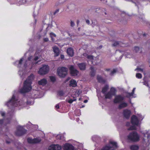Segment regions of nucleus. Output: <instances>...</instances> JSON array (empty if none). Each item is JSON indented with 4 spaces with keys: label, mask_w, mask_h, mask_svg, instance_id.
I'll return each instance as SVG.
<instances>
[{
    "label": "nucleus",
    "mask_w": 150,
    "mask_h": 150,
    "mask_svg": "<svg viewBox=\"0 0 150 150\" xmlns=\"http://www.w3.org/2000/svg\"><path fill=\"white\" fill-rule=\"evenodd\" d=\"M34 75L31 74L28 78L27 80L24 83L23 87L20 90V92L24 93L28 92L32 88L31 84L34 79Z\"/></svg>",
    "instance_id": "1"
},
{
    "label": "nucleus",
    "mask_w": 150,
    "mask_h": 150,
    "mask_svg": "<svg viewBox=\"0 0 150 150\" xmlns=\"http://www.w3.org/2000/svg\"><path fill=\"white\" fill-rule=\"evenodd\" d=\"M143 118L142 117L141 115H138V117L137 118L135 115H133L131 118V122L133 126L130 127L128 129V130H135L136 129V127L134 125L138 126L139 124V120H142Z\"/></svg>",
    "instance_id": "2"
},
{
    "label": "nucleus",
    "mask_w": 150,
    "mask_h": 150,
    "mask_svg": "<svg viewBox=\"0 0 150 150\" xmlns=\"http://www.w3.org/2000/svg\"><path fill=\"white\" fill-rule=\"evenodd\" d=\"M18 101L15 98L13 95L11 99H10L6 105L9 108H11L15 107L18 105Z\"/></svg>",
    "instance_id": "3"
},
{
    "label": "nucleus",
    "mask_w": 150,
    "mask_h": 150,
    "mask_svg": "<svg viewBox=\"0 0 150 150\" xmlns=\"http://www.w3.org/2000/svg\"><path fill=\"white\" fill-rule=\"evenodd\" d=\"M128 139L133 142H136L139 140V137L136 132H133L129 133L128 137Z\"/></svg>",
    "instance_id": "4"
},
{
    "label": "nucleus",
    "mask_w": 150,
    "mask_h": 150,
    "mask_svg": "<svg viewBox=\"0 0 150 150\" xmlns=\"http://www.w3.org/2000/svg\"><path fill=\"white\" fill-rule=\"evenodd\" d=\"M49 69V68L48 66L44 65L40 69L38 73L41 75H44L48 73Z\"/></svg>",
    "instance_id": "5"
},
{
    "label": "nucleus",
    "mask_w": 150,
    "mask_h": 150,
    "mask_svg": "<svg viewBox=\"0 0 150 150\" xmlns=\"http://www.w3.org/2000/svg\"><path fill=\"white\" fill-rule=\"evenodd\" d=\"M115 89L114 88H111L109 91L104 94L105 98L111 99L112 96L115 95Z\"/></svg>",
    "instance_id": "6"
},
{
    "label": "nucleus",
    "mask_w": 150,
    "mask_h": 150,
    "mask_svg": "<svg viewBox=\"0 0 150 150\" xmlns=\"http://www.w3.org/2000/svg\"><path fill=\"white\" fill-rule=\"evenodd\" d=\"M26 130L24 129L22 127L19 126L17 128V130L16 132V134L17 136H21L25 134Z\"/></svg>",
    "instance_id": "7"
},
{
    "label": "nucleus",
    "mask_w": 150,
    "mask_h": 150,
    "mask_svg": "<svg viewBox=\"0 0 150 150\" xmlns=\"http://www.w3.org/2000/svg\"><path fill=\"white\" fill-rule=\"evenodd\" d=\"M68 69L66 67H62L58 68L57 69V73L59 76H63L61 73L62 71L64 73L63 76H66L67 73Z\"/></svg>",
    "instance_id": "8"
},
{
    "label": "nucleus",
    "mask_w": 150,
    "mask_h": 150,
    "mask_svg": "<svg viewBox=\"0 0 150 150\" xmlns=\"http://www.w3.org/2000/svg\"><path fill=\"white\" fill-rule=\"evenodd\" d=\"M70 73L72 76H76L78 75L79 72L75 69L73 66H71L69 68Z\"/></svg>",
    "instance_id": "9"
},
{
    "label": "nucleus",
    "mask_w": 150,
    "mask_h": 150,
    "mask_svg": "<svg viewBox=\"0 0 150 150\" xmlns=\"http://www.w3.org/2000/svg\"><path fill=\"white\" fill-rule=\"evenodd\" d=\"M124 99V98L122 96L119 95L116 96L114 100V102L117 103L121 102Z\"/></svg>",
    "instance_id": "10"
},
{
    "label": "nucleus",
    "mask_w": 150,
    "mask_h": 150,
    "mask_svg": "<svg viewBox=\"0 0 150 150\" xmlns=\"http://www.w3.org/2000/svg\"><path fill=\"white\" fill-rule=\"evenodd\" d=\"M63 149L64 150H73L74 147L71 144L66 143L64 146Z\"/></svg>",
    "instance_id": "11"
},
{
    "label": "nucleus",
    "mask_w": 150,
    "mask_h": 150,
    "mask_svg": "<svg viewBox=\"0 0 150 150\" xmlns=\"http://www.w3.org/2000/svg\"><path fill=\"white\" fill-rule=\"evenodd\" d=\"M41 139H39L35 138L33 139L30 138H28L27 139L28 142L30 143H36L40 142Z\"/></svg>",
    "instance_id": "12"
},
{
    "label": "nucleus",
    "mask_w": 150,
    "mask_h": 150,
    "mask_svg": "<svg viewBox=\"0 0 150 150\" xmlns=\"http://www.w3.org/2000/svg\"><path fill=\"white\" fill-rule=\"evenodd\" d=\"M49 148L52 150H60L62 148L61 146L58 144L52 145Z\"/></svg>",
    "instance_id": "13"
},
{
    "label": "nucleus",
    "mask_w": 150,
    "mask_h": 150,
    "mask_svg": "<svg viewBox=\"0 0 150 150\" xmlns=\"http://www.w3.org/2000/svg\"><path fill=\"white\" fill-rule=\"evenodd\" d=\"M77 66L80 70L84 71L86 70V64L85 63H81L77 64Z\"/></svg>",
    "instance_id": "14"
},
{
    "label": "nucleus",
    "mask_w": 150,
    "mask_h": 150,
    "mask_svg": "<svg viewBox=\"0 0 150 150\" xmlns=\"http://www.w3.org/2000/svg\"><path fill=\"white\" fill-rule=\"evenodd\" d=\"M131 112L130 110H125L123 111V115L127 119L129 118Z\"/></svg>",
    "instance_id": "15"
},
{
    "label": "nucleus",
    "mask_w": 150,
    "mask_h": 150,
    "mask_svg": "<svg viewBox=\"0 0 150 150\" xmlns=\"http://www.w3.org/2000/svg\"><path fill=\"white\" fill-rule=\"evenodd\" d=\"M47 83V80L44 79H42L38 81V83L40 85L44 86Z\"/></svg>",
    "instance_id": "16"
},
{
    "label": "nucleus",
    "mask_w": 150,
    "mask_h": 150,
    "mask_svg": "<svg viewBox=\"0 0 150 150\" xmlns=\"http://www.w3.org/2000/svg\"><path fill=\"white\" fill-rule=\"evenodd\" d=\"M69 85L73 87H75L77 86L76 81L74 79H72L70 81Z\"/></svg>",
    "instance_id": "17"
},
{
    "label": "nucleus",
    "mask_w": 150,
    "mask_h": 150,
    "mask_svg": "<svg viewBox=\"0 0 150 150\" xmlns=\"http://www.w3.org/2000/svg\"><path fill=\"white\" fill-rule=\"evenodd\" d=\"M67 54L70 56L72 57L74 54L73 50L71 48H69L67 49Z\"/></svg>",
    "instance_id": "18"
},
{
    "label": "nucleus",
    "mask_w": 150,
    "mask_h": 150,
    "mask_svg": "<svg viewBox=\"0 0 150 150\" xmlns=\"http://www.w3.org/2000/svg\"><path fill=\"white\" fill-rule=\"evenodd\" d=\"M53 51L54 53L56 54L55 55L56 56H58L59 54V48L56 47H53Z\"/></svg>",
    "instance_id": "19"
},
{
    "label": "nucleus",
    "mask_w": 150,
    "mask_h": 150,
    "mask_svg": "<svg viewBox=\"0 0 150 150\" xmlns=\"http://www.w3.org/2000/svg\"><path fill=\"white\" fill-rule=\"evenodd\" d=\"M91 71L90 72V74L91 76H94L95 75L96 70L94 69L93 67H91L90 68Z\"/></svg>",
    "instance_id": "20"
},
{
    "label": "nucleus",
    "mask_w": 150,
    "mask_h": 150,
    "mask_svg": "<svg viewBox=\"0 0 150 150\" xmlns=\"http://www.w3.org/2000/svg\"><path fill=\"white\" fill-rule=\"evenodd\" d=\"M127 104L125 102L122 103L119 105L118 107L120 109H121L127 107Z\"/></svg>",
    "instance_id": "21"
},
{
    "label": "nucleus",
    "mask_w": 150,
    "mask_h": 150,
    "mask_svg": "<svg viewBox=\"0 0 150 150\" xmlns=\"http://www.w3.org/2000/svg\"><path fill=\"white\" fill-rule=\"evenodd\" d=\"M109 89V86H108L106 85L103 88L102 92V93L105 94L106 92L108 91V90Z\"/></svg>",
    "instance_id": "22"
},
{
    "label": "nucleus",
    "mask_w": 150,
    "mask_h": 150,
    "mask_svg": "<svg viewBox=\"0 0 150 150\" xmlns=\"http://www.w3.org/2000/svg\"><path fill=\"white\" fill-rule=\"evenodd\" d=\"M131 150H138L139 148V146L136 145H132L130 147Z\"/></svg>",
    "instance_id": "23"
},
{
    "label": "nucleus",
    "mask_w": 150,
    "mask_h": 150,
    "mask_svg": "<svg viewBox=\"0 0 150 150\" xmlns=\"http://www.w3.org/2000/svg\"><path fill=\"white\" fill-rule=\"evenodd\" d=\"M135 89V88H133L132 92L131 93H127V96L128 97H130L131 96H133V94L134 93V92Z\"/></svg>",
    "instance_id": "24"
},
{
    "label": "nucleus",
    "mask_w": 150,
    "mask_h": 150,
    "mask_svg": "<svg viewBox=\"0 0 150 150\" xmlns=\"http://www.w3.org/2000/svg\"><path fill=\"white\" fill-rule=\"evenodd\" d=\"M97 79L99 82L101 83H104L105 82V81L103 78L100 76H97Z\"/></svg>",
    "instance_id": "25"
},
{
    "label": "nucleus",
    "mask_w": 150,
    "mask_h": 150,
    "mask_svg": "<svg viewBox=\"0 0 150 150\" xmlns=\"http://www.w3.org/2000/svg\"><path fill=\"white\" fill-rule=\"evenodd\" d=\"M101 150H115L114 149H112V148L110 146H106L103 147Z\"/></svg>",
    "instance_id": "26"
},
{
    "label": "nucleus",
    "mask_w": 150,
    "mask_h": 150,
    "mask_svg": "<svg viewBox=\"0 0 150 150\" xmlns=\"http://www.w3.org/2000/svg\"><path fill=\"white\" fill-rule=\"evenodd\" d=\"M15 145L18 149H21L22 147V146L21 144L18 142H16L15 143Z\"/></svg>",
    "instance_id": "27"
},
{
    "label": "nucleus",
    "mask_w": 150,
    "mask_h": 150,
    "mask_svg": "<svg viewBox=\"0 0 150 150\" xmlns=\"http://www.w3.org/2000/svg\"><path fill=\"white\" fill-rule=\"evenodd\" d=\"M121 42H115L112 44V46L114 47L120 46Z\"/></svg>",
    "instance_id": "28"
},
{
    "label": "nucleus",
    "mask_w": 150,
    "mask_h": 150,
    "mask_svg": "<svg viewBox=\"0 0 150 150\" xmlns=\"http://www.w3.org/2000/svg\"><path fill=\"white\" fill-rule=\"evenodd\" d=\"M110 143L112 144L114 147V148H117L118 146L117 145V143L116 142L112 141H110Z\"/></svg>",
    "instance_id": "29"
},
{
    "label": "nucleus",
    "mask_w": 150,
    "mask_h": 150,
    "mask_svg": "<svg viewBox=\"0 0 150 150\" xmlns=\"http://www.w3.org/2000/svg\"><path fill=\"white\" fill-rule=\"evenodd\" d=\"M135 71H137V72H141L144 73L143 69L138 67H137L136 69H135Z\"/></svg>",
    "instance_id": "30"
},
{
    "label": "nucleus",
    "mask_w": 150,
    "mask_h": 150,
    "mask_svg": "<svg viewBox=\"0 0 150 150\" xmlns=\"http://www.w3.org/2000/svg\"><path fill=\"white\" fill-rule=\"evenodd\" d=\"M140 50L139 48L138 47H134V51L136 52H138Z\"/></svg>",
    "instance_id": "31"
},
{
    "label": "nucleus",
    "mask_w": 150,
    "mask_h": 150,
    "mask_svg": "<svg viewBox=\"0 0 150 150\" xmlns=\"http://www.w3.org/2000/svg\"><path fill=\"white\" fill-rule=\"evenodd\" d=\"M136 76L137 78L140 79L142 78V76L141 74L139 73H137L136 74Z\"/></svg>",
    "instance_id": "32"
},
{
    "label": "nucleus",
    "mask_w": 150,
    "mask_h": 150,
    "mask_svg": "<svg viewBox=\"0 0 150 150\" xmlns=\"http://www.w3.org/2000/svg\"><path fill=\"white\" fill-rule=\"evenodd\" d=\"M92 26L94 27L95 26H96L97 25V23L96 21H92V23L91 24Z\"/></svg>",
    "instance_id": "33"
},
{
    "label": "nucleus",
    "mask_w": 150,
    "mask_h": 150,
    "mask_svg": "<svg viewBox=\"0 0 150 150\" xmlns=\"http://www.w3.org/2000/svg\"><path fill=\"white\" fill-rule=\"evenodd\" d=\"M23 58H21L20 59V60L18 62L19 63H18V67H20V65H21L22 64V62H23Z\"/></svg>",
    "instance_id": "34"
},
{
    "label": "nucleus",
    "mask_w": 150,
    "mask_h": 150,
    "mask_svg": "<svg viewBox=\"0 0 150 150\" xmlns=\"http://www.w3.org/2000/svg\"><path fill=\"white\" fill-rule=\"evenodd\" d=\"M50 78L51 81L52 82H54L56 80L54 76H50Z\"/></svg>",
    "instance_id": "35"
},
{
    "label": "nucleus",
    "mask_w": 150,
    "mask_h": 150,
    "mask_svg": "<svg viewBox=\"0 0 150 150\" xmlns=\"http://www.w3.org/2000/svg\"><path fill=\"white\" fill-rule=\"evenodd\" d=\"M58 94L60 96H62L64 94V93L63 91H60L58 92Z\"/></svg>",
    "instance_id": "36"
},
{
    "label": "nucleus",
    "mask_w": 150,
    "mask_h": 150,
    "mask_svg": "<svg viewBox=\"0 0 150 150\" xmlns=\"http://www.w3.org/2000/svg\"><path fill=\"white\" fill-rule=\"evenodd\" d=\"M75 24L74 22L72 20H71L70 25L71 27H73L75 25Z\"/></svg>",
    "instance_id": "37"
},
{
    "label": "nucleus",
    "mask_w": 150,
    "mask_h": 150,
    "mask_svg": "<svg viewBox=\"0 0 150 150\" xmlns=\"http://www.w3.org/2000/svg\"><path fill=\"white\" fill-rule=\"evenodd\" d=\"M87 58L89 59L92 60L93 59V56L92 55H88Z\"/></svg>",
    "instance_id": "38"
},
{
    "label": "nucleus",
    "mask_w": 150,
    "mask_h": 150,
    "mask_svg": "<svg viewBox=\"0 0 150 150\" xmlns=\"http://www.w3.org/2000/svg\"><path fill=\"white\" fill-rule=\"evenodd\" d=\"M76 100V99H74L73 100L71 99H70L68 100V102L69 103H71L74 101H75Z\"/></svg>",
    "instance_id": "39"
},
{
    "label": "nucleus",
    "mask_w": 150,
    "mask_h": 150,
    "mask_svg": "<svg viewBox=\"0 0 150 150\" xmlns=\"http://www.w3.org/2000/svg\"><path fill=\"white\" fill-rule=\"evenodd\" d=\"M116 72V71L115 69H114L110 73V75L111 76L112 75L114 74H115Z\"/></svg>",
    "instance_id": "40"
},
{
    "label": "nucleus",
    "mask_w": 150,
    "mask_h": 150,
    "mask_svg": "<svg viewBox=\"0 0 150 150\" xmlns=\"http://www.w3.org/2000/svg\"><path fill=\"white\" fill-rule=\"evenodd\" d=\"M116 72V71L115 69H114L110 73V75L111 76L112 75L114 74H115Z\"/></svg>",
    "instance_id": "41"
},
{
    "label": "nucleus",
    "mask_w": 150,
    "mask_h": 150,
    "mask_svg": "<svg viewBox=\"0 0 150 150\" xmlns=\"http://www.w3.org/2000/svg\"><path fill=\"white\" fill-rule=\"evenodd\" d=\"M12 142V141L11 139H8L6 140V143L8 144H9L11 143Z\"/></svg>",
    "instance_id": "42"
},
{
    "label": "nucleus",
    "mask_w": 150,
    "mask_h": 150,
    "mask_svg": "<svg viewBox=\"0 0 150 150\" xmlns=\"http://www.w3.org/2000/svg\"><path fill=\"white\" fill-rule=\"evenodd\" d=\"M0 114H1L2 116H4L5 115V113L4 112L0 111Z\"/></svg>",
    "instance_id": "43"
},
{
    "label": "nucleus",
    "mask_w": 150,
    "mask_h": 150,
    "mask_svg": "<svg viewBox=\"0 0 150 150\" xmlns=\"http://www.w3.org/2000/svg\"><path fill=\"white\" fill-rule=\"evenodd\" d=\"M125 55L126 56V57L129 58L132 57V55L129 54H126Z\"/></svg>",
    "instance_id": "44"
},
{
    "label": "nucleus",
    "mask_w": 150,
    "mask_h": 150,
    "mask_svg": "<svg viewBox=\"0 0 150 150\" xmlns=\"http://www.w3.org/2000/svg\"><path fill=\"white\" fill-rule=\"evenodd\" d=\"M86 23H87L88 25H89L90 24V22L89 20L86 19Z\"/></svg>",
    "instance_id": "45"
},
{
    "label": "nucleus",
    "mask_w": 150,
    "mask_h": 150,
    "mask_svg": "<svg viewBox=\"0 0 150 150\" xmlns=\"http://www.w3.org/2000/svg\"><path fill=\"white\" fill-rule=\"evenodd\" d=\"M59 9H57L54 12V15H55L56 13H58V12L59 11Z\"/></svg>",
    "instance_id": "46"
},
{
    "label": "nucleus",
    "mask_w": 150,
    "mask_h": 150,
    "mask_svg": "<svg viewBox=\"0 0 150 150\" xmlns=\"http://www.w3.org/2000/svg\"><path fill=\"white\" fill-rule=\"evenodd\" d=\"M44 42H47L48 41L49 39L47 38H45L44 39Z\"/></svg>",
    "instance_id": "47"
},
{
    "label": "nucleus",
    "mask_w": 150,
    "mask_h": 150,
    "mask_svg": "<svg viewBox=\"0 0 150 150\" xmlns=\"http://www.w3.org/2000/svg\"><path fill=\"white\" fill-rule=\"evenodd\" d=\"M147 139H150V134L148 133H147Z\"/></svg>",
    "instance_id": "48"
},
{
    "label": "nucleus",
    "mask_w": 150,
    "mask_h": 150,
    "mask_svg": "<svg viewBox=\"0 0 150 150\" xmlns=\"http://www.w3.org/2000/svg\"><path fill=\"white\" fill-rule=\"evenodd\" d=\"M50 35H52V36H54V37H56V35L55 34H54V33H50Z\"/></svg>",
    "instance_id": "49"
},
{
    "label": "nucleus",
    "mask_w": 150,
    "mask_h": 150,
    "mask_svg": "<svg viewBox=\"0 0 150 150\" xmlns=\"http://www.w3.org/2000/svg\"><path fill=\"white\" fill-rule=\"evenodd\" d=\"M39 58L38 57V56H36L34 59V60H35V61H36Z\"/></svg>",
    "instance_id": "50"
},
{
    "label": "nucleus",
    "mask_w": 150,
    "mask_h": 150,
    "mask_svg": "<svg viewBox=\"0 0 150 150\" xmlns=\"http://www.w3.org/2000/svg\"><path fill=\"white\" fill-rule=\"evenodd\" d=\"M61 73H61V74H62V76H64V75H63V74H64V73L63 72H62V71ZM60 76V77H65L66 76Z\"/></svg>",
    "instance_id": "51"
},
{
    "label": "nucleus",
    "mask_w": 150,
    "mask_h": 150,
    "mask_svg": "<svg viewBox=\"0 0 150 150\" xmlns=\"http://www.w3.org/2000/svg\"><path fill=\"white\" fill-rule=\"evenodd\" d=\"M3 122V120L1 119L0 120V125L2 124Z\"/></svg>",
    "instance_id": "52"
},
{
    "label": "nucleus",
    "mask_w": 150,
    "mask_h": 150,
    "mask_svg": "<svg viewBox=\"0 0 150 150\" xmlns=\"http://www.w3.org/2000/svg\"><path fill=\"white\" fill-rule=\"evenodd\" d=\"M130 123L129 122H127L126 123V125L127 126H129L130 125Z\"/></svg>",
    "instance_id": "53"
},
{
    "label": "nucleus",
    "mask_w": 150,
    "mask_h": 150,
    "mask_svg": "<svg viewBox=\"0 0 150 150\" xmlns=\"http://www.w3.org/2000/svg\"><path fill=\"white\" fill-rule=\"evenodd\" d=\"M56 108L57 109H59V104H57L56 106H55Z\"/></svg>",
    "instance_id": "54"
},
{
    "label": "nucleus",
    "mask_w": 150,
    "mask_h": 150,
    "mask_svg": "<svg viewBox=\"0 0 150 150\" xmlns=\"http://www.w3.org/2000/svg\"><path fill=\"white\" fill-rule=\"evenodd\" d=\"M32 57L30 56V57H29L28 58V59L29 60H31V59H32Z\"/></svg>",
    "instance_id": "55"
},
{
    "label": "nucleus",
    "mask_w": 150,
    "mask_h": 150,
    "mask_svg": "<svg viewBox=\"0 0 150 150\" xmlns=\"http://www.w3.org/2000/svg\"><path fill=\"white\" fill-rule=\"evenodd\" d=\"M144 84L146 86H148V84L147 83L144 82Z\"/></svg>",
    "instance_id": "56"
},
{
    "label": "nucleus",
    "mask_w": 150,
    "mask_h": 150,
    "mask_svg": "<svg viewBox=\"0 0 150 150\" xmlns=\"http://www.w3.org/2000/svg\"><path fill=\"white\" fill-rule=\"evenodd\" d=\"M31 103L30 102L27 101V104H31Z\"/></svg>",
    "instance_id": "57"
},
{
    "label": "nucleus",
    "mask_w": 150,
    "mask_h": 150,
    "mask_svg": "<svg viewBox=\"0 0 150 150\" xmlns=\"http://www.w3.org/2000/svg\"><path fill=\"white\" fill-rule=\"evenodd\" d=\"M88 102V100H85L84 101V103H87V102Z\"/></svg>",
    "instance_id": "58"
},
{
    "label": "nucleus",
    "mask_w": 150,
    "mask_h": 150,
    "mask_svg": "<svg viewBox=\"0 0 150 150\" xmlns=\"http://www.w3.org/2000/svg\"><path fill=\"white\" fill-rule=\"evenodd\" d=\"M57 138H60V137H60V135H57Z\"/></svg>",
    "instance_id": "59"
},
{
    "label": "nucleus",
    "mask_w": 150,
    "mask_h": 150,
    "mask_svg": "<svg viewBox=\"0 0 150 150\" xmlns=\"http://www.w3.org/2000/svg\"><path fill=\"white\" fill-rule=\"evenodd\" d=\"M64 58V56L62 55H61V58L62 59Z\"/></svg>",
    "instance_id": "60"
},
{
    "label": "nucleus",
    "mask_w": 150,
    "mask_h": 150,
    "mask_svg": "<svg viewBox=\"0 0 150 150\" xmlns=\"http://www.w3.org/2000/svg\"><path fill=\"white\" fill-rule=\"evenodd\" d=\"M79 22V20H78L77 21V25H78Z\"/></svg>",
    "instance_id": "61"
},
{
    "label": "nucleus",
    "mask_w": 150,
    "mask_h": 150,
    "mask_svg": "<svg viewBox=\"0 0 150 150\" xmlns=\"http://www.w3.org/2000/svg\"><path fill=\"white\" fill-rule=\"evenodd\" d=\"M105 70L106 71H109L110 70V69H106Z\"/></svg>",
    "instance_id": "62"
},
{
    "label": "nucleus",
    "mask_w": 150,
    "mask_h": 150,
    "mask_svg": "<svg viewBox=\"0 0 150 150\" xmlns=\"http://www.w3.org/2000/svg\"><path fill=\"white\" fill-rule=\"evenodd\" d=\"M22 1L23 2V3H24L25 2H26L25 0H23Z\"/></svg>",
    "instance_id": "63"
},
{
    "label": "nucleus",
    "mask_w": 150,
    "mask_h": 150,
    "mask_svg": "<svg viewBox=\"0 0 150 150\" xmlns=\"http://www.w3.org/2000/svg\"><path fill=\"white\" fill-rule=\"evenodd\" d=\"M105 2L106 3L107 1L106 0H104V2H103V3H105Z\"/></svg>",
    "instance_id": "64"
}]
</instances>
